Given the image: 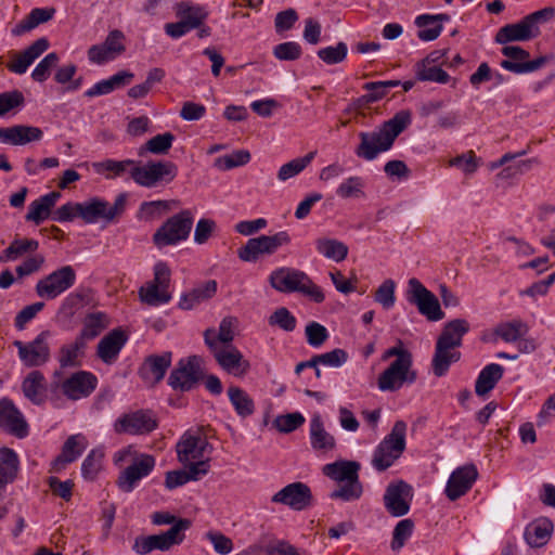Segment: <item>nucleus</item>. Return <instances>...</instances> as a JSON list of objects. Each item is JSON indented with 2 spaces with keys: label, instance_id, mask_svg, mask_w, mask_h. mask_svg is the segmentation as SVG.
Segmentation results:
<instances>
[{
  "label": "nucleus",
  "instance_id": "f257e3e1",
  "mask_svg": "<svg viewBox=\"0 0 555 555\" xmlns=\"http://www.w3.org/2000/svg\"><path fill=\"white\" fill-rule=\"evenodd\" d=\"M92 167L96 173L107 172L106 179H115L129 172L133 181L144 188H155L160 183L167 184L178 175L177 165L169 160H151L140 166L132 159H105L93 163Z\"/></svg>",
  "mask_w": 555,
  "mask_h": 555
},
{
  "label": "nucleus",
  "instance_id": "f03ea898",
  "mask_svg": "<svg viewBox=\"0 0 555 555\" xmlns=\"http://www.w3.org/2000/svg\"><path fill=\"white\" fill-rule=\"evenodd\" d=\"M411 121V112L402 109L375 130L360 132L358 134L360 143L356 147L354 154L367 162L375 159L380 153L387 152L393 146L396 139L409 127Z\"/></svg>",
  "mask_w": 555,
  "mask_h": 555
},
{
  "label": "nucleus",
  "instance_id": "7ed1b4c3",
  "mask_svg": "<svg viewBox=\"0 0 555 555\" xmlns=\"http://www.w3.org/2000/svg\"><path fill=\"white\" fill-rule=\"evenodd\" d=\"M360 468L359 462L347 460H339L323 466L322 472L326 477L337 482H344L330 494L332 500L352 502L361 498L363 487L359 479Z\"/></svg>",
  "mask_w": 555,
  "mask_h": 555
},
{
  "label": "nucleus",
  "instance_id": "20e7f679",
  "mask_svg": "<svg viewBox=\"0 0 555 555\" xmlns=\"http://www.w3.org/2000/svg\"><path fill=\"white\" fill-rule=\"evenodd\" d=\"M406 424L397 421L374 451L372 464L378 472H384L400 457L405 450Z\"/></svg>",
  "mask_w": 555,
  "mask_h": 555
},
{
  "label": "nucleus",
  "instance_id": "39448f33",
  "mask_svg": "<svg viewBox=\"0 0 555 555\" xmlns=\"http://www.w3.org/2000/svg\"><path fill=\"white\" fill-rule=\"evenodd\" d=\"M204 359L199 356H189L178 361L168 377V385L176 391L193 390L205 378Z\"/></svg>",
  "mask_w": 555,
  "mask_h": 555
},
{
  "label": "nucleus",
  "instance_id": "423d86ee",
  "mask_svg": "<svg viewBox=\"0 0 555 555\" xmlns=\"http://www.w3.org/2000/svg\"><path fill=\"white\" fill-rule=\"evenodd\" d=\"M128 194L120 193L115 198L113 205L100 197H92L85 203H80V218L85 223H96L100 219L106 222H113L126 210Z\"/></svg>",
  "mask_w": 555,
  "mask_h": 555
},
{
  "label": "nucleus",
  "instance_id": "0eeeda50",
  "mask_svg": "<svg viewBox=\"0 0 555 555\" xmlns=\"http://www.w3.org/2000/svg\"><path fill=\"white\" fill-rule=\"evenodd\" d=\"M193 225V216L184 209L168 218L153 234V243L157 248L176 245L189 237Z\"/></svg>",
  "mask_w": 555,
  "mask_h": 555
},
{
  "label": "nucleus",
  "instance_id": "6e6552de",
  "mask_svg": "<svg viewBox=\"0 0 555 555\" xmlns=\"http://www.w3.org/2000/svg\"><path fill=\"white\" fill-rule=\"evenodd\" d=\"M215 335V328H207L204 332V340L209 350L214 353L217 363L229 374L236 377L244 376L250 364L244 359L242 352L235 347L230 346L229 349H220L217 346L216 339L212 338Z\"/></svg>",
  "mask_w": 555,
  "mask_h": 555
},
{
  "label": "nucleus",
  "instance_id": "1a4fd4ad",
  "mask_svg": "<svg viewBox=\"0 0 555 555\" xmlns=\"http://www.w3.org/2000/svg\"><path fill=\"white\" fill-rule=\"evenodd\" d=\"M77 274L72 266H63L40 279L35 287L38 297L52 300L73 287Z\"/></svg>",
  "mask_w": 555,
  "mask_h": 555
},
{
  "label": "nucleus",
  "instance_id": "9d476101",
  "mask_svg": "<svg viewBox=\"0 0 555 555\" xmlns=\"http://www.w3.org/2000/svg\"><path fill=\"white\" fill-rule=\"evenodd\" d=\"M291 237L286 231H281L274 235H260L249 238L246 244L237 250V256L242 261L255 262L261 255H272L279 247L287 245Z\"/></svg>",
  "mask_w": 555,
  "mask_h": 555
},
{
  "label": "nucleus",
  "instance_id": "9b49d317",
  "mask_svg": "<svg viewBox=\"0 0 555 555\" xmlns=\"http://www.w3.org/2000/svg\"><path fill=\"white\" fill-rule=\"evenodd\" d=\"M408 285V301L415 305L421 314L425 315L429 321H439L444 318L437 297L417 279H410Z\"/></svg>",
  "mask_w": 555,
  "mask_h": 555
},
{
  "label": "nucleus",
  "instance_id": "f8f14e48",
  "mask_svg": "<svg viewBox=\"0 0 555 555\" xmlns=\"http://www.w3.org/2000/svg\"><path fill=\"white\" fill-rule=\"evenodd\" d=\"M98 386V378L87 371H78L63 382H53L52 390L62 389L63 395L69 400H79L89 397Z\"/></svg>",
  "mask_w": 555,
  "mask_h": 555
},
{
  "label": "nucleus",
  "instance_id": "ddd939ff",
  "mask_svg": "<svg viewBox=\"0 0 555 555\" xmlns=\"http://www.w3.org/2000/svg\"><path fill=\"white\" fill-rule=\"evenodd\" d=\"M49 331L41 332L34 340L23 343L14 341V346L18 350V357L24 365L28 367H37L47 363L50 359Z\"/></svg>",
  "mask_w": 555,
  "mask_h": 555
},
{
  "label": "nucleus",
  "instance_id": "4468645a",
  "mask_svg": "<svg viewBox=\"0 0 555 555\" xmlns=\"http://www.w3.org/2000/svg\"><path fill=\"white\" fill-rule=\"evenodd\" d=\"M158 424L149 410H137L118 417L114 423L117 434L147 435L157 428Z\"/></svg>",
  "mask_w": 555,
  "mask_h": 555
},
{
  "label": "nucleus",
  "instance_id": "2eb2a0df",
  "mask_svg": "<svg viewBox=\"0 0 555 555\" xmlns=\"http://www.w3.org/2000/svg\"><path fill=\"white\" fill-rule=\"evenodd\" d=\"M412 499V487L405 481L399 480L387 486L384 494V505L391 516L401 517L409 513Z\"/></svg>",
  "mask_w": 555,
  "mask_h": 555
},
{
  "label": "nucleus",
  "instance_id": "dca6fc26",
  "mask_svg": "<svg viewBox=\"0 0 555 555\" xmlns=\"http://www.w3.org/2000/svg\"><path fill=\"white\" fill-rule=\"evenodd\" d=\"M310 488L300 481L289 483L276 492L271 501L289 506L294 511H304L312 504Z\"/></svg>",
  "mask_w": 555,
  "mask_h": 555
},
{
  "label": "nucleus",
  "instance_id": "f3484780",
  "mask_svg": "<svg viewBox=\"0 0 555 555\" xmlns=\"http://www.w3.org/2000/svg\"><path fill=\"white\" fill-rule=\"evenodd\" d=\"M125 35L121 30L114 29L108 33L102 44L91 46L88 50L90 62L104 64L115 60L118 55L126 51Z\"/></svg>",
  "mask_w": 555,
  "mask_h": 555
},
{
  "label": "nucleus",
  "instance_id": "a211bd4d",
  "mask_svg": "<svg viewBox=\"0 0 555 555\" xmlns=\"http://www.w3.org/2000/svg\"><path fill=\"white\" fill-rule=\"evenodd\" d=\"M502 53L507 60H503L501 66L515 74L534 72L545 63V57L528 61L529 52L518 46H505Z\"/></svg>",
  "mask_w": 555,
  "mask_h": 555
},
{
  "label": "nucleus",
  "instance_id": "6ab92c4d",
  "mask_svg": "<svg viewBox=\"0 0 555 555\" xmlns=\"http://www.w3.org/2000/svg\"><path fill=\"white\" fill-rule=\"evenodd\" d=\"M0 428L23 439L28 436L29 428L21 411L8 398L0 400Z\"/></svg>",
  "mask_w": 555,
  "mask_h": 555
},
{
  "label": "nucleus",
  "instance_id": "aec40b11",
  "mask_svg": "<svg viewBox=\"0 0 555 555\" xmlns=\"http://www.w3.org/2000/svg\"><path fill=\"white\" fill-rule=\"evenodd\" d=\"M270 285L281 293H300L304 283L310 282L309 275L298 269L283 267L274 270L269 276Z\"/></svg>",
  "mask_w": 555,
  "mask_h": 555
},
{
  "label": "nucleus",
  "instance_id": "412c9836",
  "mask_svg": "<svg viewBox=\"0 0 555 555\" xmlns=\"http://www.w3.org/2000/svg\"><path fill=\"white\" fill-rule=\"evenodd\" d=\"M155 466V459L149 454H142L125 470H122L117 479V486L122 492H131L137 482L149 476Z\"/></svg>",
  "mask_w": 555,
  "mask_h": 555
},
{
  "label": "nucleus",
  "instance_id": "4be33fe9",
  "mask_svg": "<svg viewBox=\"0 0 555 555\" xmlns=\"http://www.w3.org/2000/svg\"><path fill=\"white\" fill-rule=\"evenodd\" d=\"M477 477L478 472L473 464L456 468L448 480L446 495L451 501L457 500L473 487Z\"/></svg>",
  "mask_w": 555,
  "mask_h": 555
},
{
  "label": "nucleus",
  "instance_id": "5701e85b",
  "mask_svg": "<svg viewBox=\"0 0 555 555\" xmlns=\"http://www.w3.org/2000/svg\"><path fill=\"white\" fill-rule=\"evenodd\" d=\"M171 360L172 353L170 351L149 356L139 370L141 378L152 386L156 385L164 378L171 365Z\"/></svg>",
  "mask_w": 555,
  "mask_h": 555
},
{
  "label": "nucleus",
  "instance_id": "b1692460",
  "mask_svg": "<svg viewBox=\"0 0 555 555\" xmlns=\"http://www.w3.org/2000/svg\"><path fill=\"white\" fill-rule=\"evenodd\" d=\"M42 130L38 127L15 125L0 128V142L13 145H25L42 138Z\"/></svg>",
  "mask_w": 555,
  "mask_h": 555
},
{
  "label": "nucleus",
  "instance_id": "393cba45",
  "mask_svg": "<svg viewBox=\"0 0 555 555\" xmlns=\"http://www.w3.org/2000/svg\"><path fill=\"white\" fill-rule=\"evenodd\" d=\"M127 341L125 332L115 328L105 335L98 344V356L106 364H112Z\"/></svg>",
  "mask_w": 555,
  "mask_h": 555
},
{
  "label": "nucleus",
  "instance_id": "a878e982",
  "mask_svg": "<svg viewBox=\"0 0 555 555\" xmlns=\"http://www.w3.org/2000/svg\"><path fill=\"white\" fill-rule=\"evenodd\" d=\"M86 448V439L81 435H73L64 442L62 452L52 462L51 470L62 472L67 464L76 461Z\"/></svg>",
  "mask_w": 555,
  "mask_h": 555
},
{
  "label": "nucleus",
  "instance_id": "bb28decb",
  "mask_svg": "<svg viewBox=\"0 0 555 555\" xmlns=\"http://www.w3.org/2000/svg\"><path fill=\"white\" fill-rule=\"evenodd\" d=\"M538 35L534 33L531 24L525 16L521 21L514 24H507L499 29L495 35V42L505 44L512 41H527L535 38Z\"/></svg>",
  "mask_w": 555,
  "mask_h": 555
},
{
  "label": "nucleus",
  "instance_id": "cd10ccee",
  "mask_svg": "<svg viewBox=\"0 0 555 555\" xmlns=\"http://www.w3.org/2000/svg\"><path fill=\"white\" fill-rule=\"evenodd\" d=\"M24 396L34 404L41 405L47 400V382L40 371H31L22 383Z\"/></svg>",
  "mask_w": 555,
  "mask_h": 555
},
{
  "label": "nucleus",
  "instance_id": "c85d7f7f",
  "mask_svg": "<svg viewBox=\"0 0 555 555\" xmlns=\"http://www.w3.org/2000/svg\"><path fill=\"white\" fill-rule=\"evenodd\" d=\"M217 293V282L215 280L206 281L196 285L190 292L182 294L179 308L191 310L199 304L212 298Z\"/></svg>",
  "mask_w": 555,
  "mask_h": 555
},
{
  "label": "nucleus",
  "instance_id": "c756f323",
  "mask_svg": "<svg viewBox=\"0 0 555 555\" xmlns=\"http://www.w3.org/2000/svg\"><path fill=\"white\" fill-rule=\"evenodd\" d=\"M310 443L315 451H331L336 447V440L324 427L319 413L313 414L310 421Z\"/></svg>",
  "mask_w": 555,
  "mask_h": 555
},
{
  "label": "nucleus",
  "instance_id": "7c9ffc66",
  "mask_svg": "<svg viewBox=\"0 0 555 555\" xmlns=\"http://www.w3.org/2000/svg\"><path fill=\"white\" fill-rule=\"evenodd\" d=\"M554 529L553 521L546 517H540L530 522L525 530V539L532 547L546 544Z\"/></svg>",
  "mask_w": 555,
  "mask_h": 555
},
{
  "label": "nucleus",
  "instance_id": "2f4dec72",
  "mask_svg": "<svg viewBox=\"0 0 555 555\" xmlns=\"http://www.w3.org/2000/svg\"><path fill=\"white\" fill-rule=\"evenodd\" d=\"M469 323L465 319H453L443 325L441 334L437 341L447 345L451 348H459L462 346L463 336L469 332Z\"/></svg>",
  "mask_w": 555,
  "mask_h": 555
},
{
  "label": "nucleus",
  "instance_id": "473e14b6",
  "mask_svg": "<svg viewBox=\"0 0 555 555\" xmlns=\"http://www.w3.org/2000/svg\"><path fill=\"white\" fill-rule=\"evenodd\" d=\"M461 359V352L454 348L448 347L447 345L436 343L435 353L431 360V369L434 375L441 377L447 374L452 363L457 362Z\"/></svg>",
  "mask_w": 555,
  "mask_h": 555
},
{
  "label": "nucleus",
  "instance_id": "72a5a7b5",
  "mask_svg": "<svg viewBox=\"0 0 555 555\" xmlns=\"http://www.w3.org/2000/svg\"><path fill=\"white\" fill-rule=\"evenodd\" d=\"M55 13L54 8H36L31 10V12L23 18L18 24L12 28L11 33L13 36L18 37L22 36L40 24L49 22Z\"/></svg>",
  "mask_w": 555,
  "mask_h": 555
},
{
  "label": "nucleus",
  "instance_id": "f704fd0d",
  "mask_svg": "<svg viewBox=\"0 0 555 555\" xmlns=\"http://www.w3.org/2000/svg\"><path fill=\"white\" fill-rule=\"evenodd\" d=\"M406 366L402 361H393L379 375L377 386L382 391H396L403 385L404 372Z\"/></svg>",
  "mask_w": 555,
  "mask_h": 555
},
{
  "label": "nucleus",
  "instance_id": "c9c22d12",
  "mask_svg": "<svg viewBox=\"0 0 555 555\" xmlns=\"http://www.w3.org/2000/svg\"><path fill=\"white\" fill-rule=\"evenodd\" d=\"M504 367L496 363L486 365L479 373L476 384L475 391L478 396H485L490 392L502 378Z\"/></svg>",
  "mask_w": 555,
  "mask_h": 555
},
{
  "label": "nucleus",
  "instance_id": "e433bc0d",
  "mask_svg": "<svg viewBox=\"0 0 555 555\" xmlns=\"http://www.w3.org/2000/svg\"><path fill=\"white\" fill-rule=\"evenodd\" d=\"M86 343L81 338L76 337L74 341L63 345L59 352V363L61 369L79 367Z\"/></svg>",
  "mask_w": 555,
  "mask_h": 555
},
{
  "label": "nucleus",
  "instance_id": "4c0bfd02",
  "mask_svg": "<svg viewBox=\"0 0 555 555\" xmlns=\"http://www.w3.org/2000/svg\"><path fill=\"white\" fill-rule=\"evenodd\" d=\"M228 396L231 404L233 405L238 416H241L242 418H246L254 414V400L245 390L237 386H230L228 389Z\"/></svg>",
  "mask_w": 555,
  "mask_h": 555
},
{
  "label": "nucleus",
  "instance_id": "58836bf2",
  "mask_svg": "<svg viewBox=\"0 0 555 555\" xmlns=\"http://www.w3.org/2000/svg\"><path fill=\"white\" fill-rule=\"evenodd\" d=\"M318 253L336 262L345 260L348 256V246L335 238L320 237L315 240Z\"/></svg>",
  "mask_w": 555,
  "mask_h": 555
},
{
  "label": "nucleus",
  "instance_id": "ea45409f",
  "mask_svg": "<svg viewBox=\"0 0 555 555\" xmlns=\"http://www.w3.org/2000/svg\"><path fill=\"white\" fill-rule=\"evenodd\" d=\"M176 14L183 20L186 25L196 23L195 28L202 26L203 22L207 18V11L201 5H194L189 1H180L176 3Z\"/></svg>",
  "mask_w": 555,
  "mask_h": 555
},
{
  "label": "nucleus",
  "instance_id": "a19ab883",
  "mask_svg": "<svg viewBox=\"0 0 555 555\" xmlns=\"http://www.w3.org/2000/svg\"><path fill=\"white\" fill-rule=\"evenodd\" d=\"M132 550L139 555H146L154 550L158 551H168L170 550L169 545L165 541L163 534H152V535H139L135 538Z\"/></svg>",
  "mask_w": 555,
  "mask_h": 555
},
{
  "label": "nucleus",
  "instance_id": "79ce46f5",
  "mask_svg": "<svg viewBox=\"0 0 555 555\" xmlns=\"http://www.w3.org/2000/svg\"><path fill=\"white\" fill-rule=\"evenodd\" d=\"M139 297L141 301L154 307L167 304L171 300V294L168 292V288H162V286L151 282L147 283L145 287L140 288Z\"/></svg>",
  "mask_w": 555,
  "mask_h": 555
},
{
  "label": "nucleus",
  "instance_id": "37998d69",
  "mask_svg": "<svg viewBox=\"0 0 555 555\" xmlns=\"http://www.w3.org/2000/svg\"><path fill=\"white\" fill-rule=\"evenodd\" d=\"M528 332V326L521 320H513L500 323L495 330V335L500 336L506 343L518 341Z\"/></svg>",
  "mask_w": 555,
  "mask_h": 555
},
{
  "label": "nucleus",
  "instance_id": "c03bdc74",
  "mask_svg": "<svg viewBox=\"0 0 555 555\" xmlns=\"http://www.w3.org/2000/svg\"><path fill=\"white\" fill-rule=\"evenodd\" d=\"M364 186L365 181L362 177L351 176L338 185L336 194L341 198H361L365 196Z\"/></svg>",
  "mask_w": 555,
  "mask_h": 555
},
{
  "label": "nucleus",
  "instance_id": "a18cd8bd",
  "mask_svg": "<svg viewBox=\"0 0 555 555\" xmlns=\"http://www.w3.org/2000/svg\"><path fill=\"white\" fill-rule=\"evenodd\" d=\"M105 318L106 315L102 312L89 313L86 317L83 327L77 337L81 338L83 343H86L87 339L95 338L106 326L104 323Z\"/></svg>",
  "mask_w": 555,
  "mask_h": 555
},
{
  "label": "nucleus",
  "instance_id": "49530a36",
  "mask_svg": "<svg viewBox=\"0 0 555 555\" xmlns=\"http://www.w3.org/2000/svg\"><path fill=\"white\" fill-rule=\"evenodd\" d=\"M317 152H309L307 155L300 158H295L284 164L278 172V178L281 181H286L300 173L314 158Z\"/></svg>",
  "mask_w": 555,
  "mask_h": 555
},
{
  "label": "nucleus",
  "instance_id": "de8ad7c7",
  "mask_svg": "<svg viewBox=\"0 0 555 555\" xmlns=\"http://www.w3.org/2000/svg\"><path fill=\"white\" fill-rule=\"evenodd\" d=\"M199 442V436H193L185 433L176 446L179 462L186 464L191 460H194V455L197 452V444Z\"/></svg>",
  "mask_w": 555,
  "mask_h": 555
},
{
  "label": "nucleus",
  "instance_id": "09e8293b",
  "mask_svg": "<svg viewBox=\"0 0 555 555\" xmlns=\"http://www.w3.org/2000/svg\"><path fill=\"white\" fill-rule=\"evenodd\" d=\"M90 293L88 288L70 293L62 302L61 312L69 317L74 315L78 309L90 302Z\"/></svg>",
  "mask_w": 555,
  "mask_h": 555
},
{
  "label": "nucleus",
  "instance_id": "8fccbe9b",
  "mask_svg": "<svg viewBox=\"0 0 555 555\" xmlns=\"http://www.w3.org/2000/svg\"><path fill=\"white\" fill-rule=\"evenodd\" d=\"M416 79L420 81H435L438 83H447L450 79L449 74L436 65H425L424 63H416L415 65Z\"/></svg>",
  "mask_w": 555,
  "mask_h": 555
},
{
  "label": "nucleus",
  "instance_id": "3c124183",
  "mask_svg": "<svg viewBox=\"0 0 555 555\" xmlns=\"http://www.w3.org/2000/svg\"><path fill=\"white\" fill-rule=\"evenodd\" d=\"M175 141V135L170 132H165L151 138L144 146L140 149L139 155L142 156L145 151L153 154L164 155L167 154Z\"/></svg>",
  "mask_w": 555,
  "mask_h": 555
},
{
  "label": "nucleus",
  "instance_id": "603ef678",
  "mask_svg": "<svg viewBox=\"0 0 555 555\" xmlns=\"http://www.w3.org/2000/svg\"><path fill=\"white\" fill-rule=\"evenodd\" d=\"M177 203V201L143 202L140 205L138 217L145 220H152L160 217L164 212L169 211L171 209V205Z\"/></svg>",
  "mask_w": 555,
  "mask_h": 555
},
{
  "label": "nucleus",
  "instance_id": "864d4df0",
  "mask_svg": "<svg viewBox=\"0 0 555 555\" xmlns=\"http://www.w3.org/2000/svg\"><path fill=\"white\" fill-rule=\"evenodd\" d=\"M414 522L410 518L400 520L392 532L390 547L392 551H400L413 533Z\"/></svg>",
  "mask_w": 555,
  "mask_h": 555
},
{
  "label": "nucleus",
  "instance_id": "5fc2aeb1",
  "mask_svg": "<svg viewBox=\"0 0 555 555\" xmlns=\"http://www.w3.org/2000/svg\"><path fill=\"white\" fill-rule=\"evenodd\" d=\"M249 160L250 153L246 150H238L231 154L217 157L214 165L220 170H230L246 165Z\"/></svg>",
  "mask_w": 555,
  "mask_h": 555
},
{
  "label": "nucleus",
  "instance_id": "6e6d98bb",
  "mask_svg": "<svg viewBox=\"0 0 555 555\" xmlns=\"http://www.w3.org/2000/svg\"><path fill=\"white\" fill-rule=\"evenodd\" d=\"M305 422L306 418L300 412H293L278 415L273 421V425L280 433L289 434L301 427Z\"/></svg>",
  "mask_w": 555,
  "mask_h": 555
},
{
  "label": "nucleus",
  "instance_id": "4d7b16f0",
  "mask_svg": "<svg viewBox=\"0 0 555 555\" xmlns=\"http://www.w3.org/2000/svg\"><path fill=\"white\" fill-rule=\"evenodd\" d=\"M348 47L340 41L335 47H326L318 50L317 55L327 65L339 64L347 57Z\"/></svg>",
  "mask_w": 555,
  "mask_h": 555
},
{
  "label": "nucleus",
  "instance_id": "13d9d810",
  "mask_svg": "<svg viewBox=\"0 0 555 555\" xmlns=\"http://www.w3.org/2000/svg\"><path fill=\"white\" fill-rule=\"evenodd\" d=\"M271 326H278L285 332H293L296 328V318L285 307L278 308L268 319Z\"/></svg>",
  "mask_w": 555,
  "mask_h": 555
},
{
  "label": "nucleus",
  "instance_id": "bf43d9fd",
  "mask_svg": "<svg viewBox=\"0 0 555 555\" xmlns=\"http://www.w3.org/2000/svg\"><path fill=\"white\" fill-rule=\"evenodd\" d=\"M191 525L192 522L190 519L179 518L172 524L171 528L162 533L170 548L173 545L180 544L184 540V532L191 527Z\"/></svg>",
  "mask_w": 555,
  "mask_h": 555
},
{
  "label": "nucleus",
  "instance_id": "052dcab7",
  "mask_svg": "<svg viewBox=\"0 0 555 555\" xmlns=\"http://www.w3.org/2000/svg\"><path fill=\"white\" fill-rule=\"evenodd\" d=\"M60 57L55 52L47 54L34 68L31 78L37 82H43L50 76L51 68L55 67Z\"/></svg>",
  "mask_w": 555,
  "mask_h": 555
},
{
  "label": "nucleus",
  "instance_id": "680f3d73",
  "mask_svg": "<svg viewBox=\"0 0 555 555\" xmlns=\"http://www.w3.org/2000/svg\"><path fill=\"white\" fill-rule=\"evenodd\" d=\"M307 343L312 347H321L328 338V332L322 324L311 321L305 328Z\"/></svg>",
  "mask_w": 555,
  "mask_h": 555
},
{
  "label": "nucleus",
  "instance_id": "e2e57ef3",
  "mask_svg": "<svg viewBox=\"0 0 555 555\" xmlns=\"http://www.w3.org/2000/svg\"><path fill=\"white\" fill-rule=\"evenodd\" d=\"M302 54L299 43L295 41H287L274 47L273 55L280 61H295Z\"/></svg>",
  "mask_w": 555,
  "mask_h": 555
},
{
  "label": "nucleus",
  "instance_id": "0e129e2a",
  "mask_svg": "<svg viewBox=\"0 0 555 555\" xmlns=\"http://www.w3.org/2000/svg\"><path fill=\"white\" fill-rule=\"evenodd\" d=\"M395 288L396 284L392 280L384 281L375 292L374 299L380 304L385 309H389L395 305Z\"/></svg>",
  "mask_w": 555,
  "mask_h": 555
},
{
  "label": "nucleus",
  "instance_id": "69168bd1",
  "mask_svg": "<svg viewBox=\"0 0 555 555\" xmlns=\"http://www.w3.org/2000/svg\"><path fill=\"white\" fill-rule=\"evenodd\" d=\"M449 165L462 169L465 173L475 172L479 166V159L473 151H468L450 159Z\"/></svg>",
  "mask_w": 555,
  "mask_h": 555
},
{
  "label": "nucleus",
  "instance_id": "338daca9",
  "mask_svg": "<svg viewBox=\"0 0 555 555\" xmlns=\"http://www.w3.org/2000/svg\"><path fill=\"white\" fill-rule=\"evenodd\" d=\"M103 454L100 451L92 450L83 460L81 473L86 479L92 480L101 469V460Z\"/></svg>",
  "mask_w": 555,
  "mask_h": 555
},
{
  "label": "nucleus",
  "instance_id": "774afa93",
  "mask_svg": "<svg viewBox=\"0 0 555 555\" xmlns=\"http://www.w3.org/2000/svg\"><path fill=\"white\" fill-rule=\"evenodd\" d=\"M236 322V319L233 317H225L221 320L218 333L215 332V335L212 336L217 344L221 343L225 346H229L233 341V327Z\"/></svg>",
  "mask_w": 555,
  "mask_h": 555
}]
</instances>
